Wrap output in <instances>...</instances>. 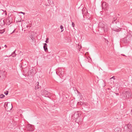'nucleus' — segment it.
Returning a JSON list of instances; mask_svg holds the SVG:
<instances>
[{
    "mask_svg": "<svg viewBox=\"0 0 132 132\" xmlns=\"http://www.w3.org/2000/svg\"><path fill=\"white\" fill-rule=\"evenodd\" d=\"M131 125L129 123L125 125L124 127V131L126 132H131L132 131Z\"/></svg>",
    "mask_w": 132,
    "mask_h": 132,
    "instance_id": "obj_1",
    "label": "nucleus"
},
{
    "mask_svg": "<svg viewBox=\"0 0 132 132\" xmlns=\"http://www.w3.org/2000/svg\"><path fill=\"white\" fill-rule=\"evenodd\" d=\"M122 93L123 96L126 98L131 97V93L130 91H123Z\"/></svg>",
    "mask_w": 132,
    "mask_h": 132,
    "instance_id": "obj_2",
    "label": "nucleus"
},
{
    "mask_svg": "<svg viewBox=\"0 0 132 132\" xmlns=\"http://www.w3.org/2000/svg\"><path fill=\"white\" fill-rule=\"evenodd\" d=\"M6 106L5 107L6 110L8 111H10L11 110V109L12 108V104L10 102L5 103V104L6 105Z\"/></svg>",
    "mask_w": 132,
    "mask_h": 132,
    "instance_id": "obj_3",
    "label": "nucleus"
},
{
    "mask_svg": "<svg viewBox=\"0 0 132 132\" xmlns=\"http://www.w3.org/2000/svg\"><path fill=\"white\" fill-rule=\"evenodd\" d=\"M6 21L7 24L9 25L13 22L12 18L11 16L9 17L6 19Z\"/></svg>",
    "mask_w": 132,
    "mask_h": 132,
    "instance_id": "obj_4",
    "label": "nucleus"
},
{
    "mask_svg": "<svg viewBox=\"0 0 132 132\" xmlns=\"http://www.w3.org/2000/svg\"><path fill=\"white\" fill-rule=\"evenodd\" d=\"M6 74V72L4 70H0V78H4Z\"/></svg>",
    "mask_w": 132,
    "mask_h": 132,
    "instance_id": "obj_5",
    "label": "nucleus"
},
{
    "mask_svg": "<svg viewBox=\"0 0 132 132\" xmlns=\"http://www.w3.org/2000/svg\"><path fill=\"white\" fill-rule=\"evenodd\" d=\"M42 93L43 95L45 97H49L51 95L50 93L45 90H43L42 92Z\"/></svg>",
    "mask_w": 132,
    "mask_h": 132,
    "instance_id": "obj_6",
    "label": "nucleus"
},
{
    "mask_svg": "<svg viewBox=\"0 0 132 132\" xmlns=\"http://www.w3.org/2000/svg\"><path fill=\"white\" fill-rule=\"evenodd\" d=\"M83 106L85 108L86 110H88L90 108V105L87 103H84L83 104Z\"/></svg>",
    "mask_w": 132,
    "mask_h": 132,
    "instance_id": "obj_7",
    "label": "nucleus"
},
{
    "mask_svg": "<svg viewBox=\"0 0 132 132\" xmlns=\"http://www.w3.org/2000/svg\"><path fill=\"white\" fill-rule=\"evenodd\" d=\"M106 23L104 22H100L98 24L99 27L103 28Z\"/></svg>",
    "mask_w": 132,
    "mask_h": 132,
    "instance_id": "obj_8",
    "label": "nucleus"
},
{
    "mask_svg": "<svg viewBox=\"0 0 132 132\" xmlns=\"http://www.w3.org/2000/svg\"><path fill=\"white\" fill-rule=\"evenodd\" d=\"M58 71H59V73L60 74L62 75L64 74V69L59 68L58 69Z\"/></svg>",
    "mask_w": 132,
    "mask_h": 132,
    "instance_id": "obj_9",
    "label": "nucleus"
},
{
    "mask_svg": "<svg viewBox=\"0 0 132 132\" xmlns=\"http://www.w3.org/2000/svg\"><path fill=\"white\" fill-rule=\"evenodd\" d=\"M104 32H106L108 31V27L106 23L103 28Z\"/></svg>",
    "mask_w": 132,
    "mask_h": 132,
    "instance_id": "obj_10",
    "label": "nucleus"
},
{
    "mask_svg": "<svg viewBox=\"0 0 132 132\" xmlns=\"http://www.w3.org/2000/svg\"><path fill=\"white\" fill-rule=\"evenodd\" d=\"M26 128L27 130H28L32 131V126L30 124L28 125L27 126Z\"/></svg>",
    "mask_w": 132,
    "mask_h": 132,
    "instance_id": "obj_11",
    "label": "nucleus"
},
{
    "mask_svg": "<svg viewBox=\"0 0 132 132\" xmlns=\"http://www.w3.org/2000/svg\"><path fill=\"white\" fill-rule=\"evenodd\" d=\"M44 45L43 46V48L44 49V50L46 52H48V49L47 48V44L45 43L44 44Z\"/></svg>",
    "mask_w": 132,
    "mask_h": 132,
    "instance_id": "obj_12",
    "label": "nucleus"
},
{
    "mask_svg": "<svg viewBox=\"0 0 132 132\" xmlns=\"http://www.w3.org/2000/svg\"><path fill=\"white\" fill-rule=\"evenodd\" d=\"M114 130L115 132H121V129L120 127H118L115 129Z\"/></svg>",
    "mask_w": 132,
    "mask_h": 132,
    "instance_id": "obj_13",
    "label": "nucleus"
},
{
    "mask_svg": "<svg viewBox=\"0 0 132 132\" xmlns=\"http://www.w3.org/2000/svg\"><path fill=\"white\" fill-rule=\"evenodd\" d=\"M82 14L83 15L86 14V12H87V9L85 8H83L82 10Z\"/></svg>",
    "mask_w": 132,
    "mask_h": 132,
    "instance_id": "obj_14",
    "label": "nucleus"
},
{
    "mask_svg": "<svg viewBox=\"0 0 132 132\" xmlns=\"http://www.w3.org/2000/svg\"><path fill=\"white\" fill-rule=\"evenodd\" d=\"M103 9H105L108 6V4L106 2H103L102 4Z\"/></svg>",
    "mask_w": 132,
    "mask_h": 132,
    "instance_id": "obj_15",
    "label": "nucleus"
},
{
    "mask_svg": "<svg viewBox=\"0 0 132 132\" xmlns=\"http://www.w3.org/2000/svg\"><path fill=\"white\" fill-rule=\"evenodd\" d=\"M127 37H125L124 38H123L122 39V40L123 41V42L124 43H126L127 42Z\"/></svg>",
    "mask_w": 132,
    "mask_h": 132,
    "instance_id": "obj_16",
    "label": "nucleus"
},
{
    "mask_svg": "<svg viewBox=\"0 0 132 132\" xmlns=\"http://www.w3.org/2000/svg\"><path fill=\"white\" fill-rule=\"evenodd\" d=\"M121 28H115V29H113V30L117 32H119L121 31Z\"/></svg>",
    "mask_w": 132,
    "mask_h": 132,
    "instance_id": "obj_17",
    "label": "nucleus"
},
{
    "mask_svg": "<svg viewBox=\"0 0 132 132\" xmlns=\"http://www.w3.org/2000/svg\"><path fill=\"white\" fill-rule=\"evenodd\" d=\"M79 116V114L78 112H75L74 114V116L76 118L78 117Z\"/></svg>",
    "mask_w": 132,
    "mask_h": 132,
    "instance_id": "obj_18",
    "label": "nucleus"
},
{
    "mask_svg": "<svg viewBox=\"0 0 132 132\" xmlns=\"http://www.w3.org/2000/svg\"><path fill=\"white\" fill-rule=\"evenodd\" d=\"M16 55V54H15V51H14L12 54L10 55V56H12L13 57H14Z\"/></svg>",
    "mask_w": 132,
    "mask_h": 132,
    "instance_id": "obj_19",
    "label": "nucleus"
},
{
    "mask_svg": "<svg viewBox=\"0 0 132 132\" xmlns=\"http://www.w3.org/2000/svg\"><path fill=\"white\" fill-rule=\"evenodd\" d=\"M84 103H82V102H78L77 103V104H78L79 105H83Z\"/></svg>",
    "mask_w": 132,
    "mask_h": 132,
    "instance_id": "obj_20",
    "label": "nucleus"
},
{
    "mask_svg": "<svg viewBox=\"0 0 132 132\" xmlns=\"http://www.w3.org/2000/svg\"><path fill=\"white\" fill-rule=\"evenodd\" d=\"M121 32L122 33H123L122 34V35H123V34L125 35V33L126 32L127 34H128L127 32L125 30H124L123 31H122Z\"/></svg>",
    "mask_w": 132,
    "mask_h": 132,
    "instance_id": "obj_21",
    "label": "nucleus"
},
{
    "mask_svg": "<svg viewBox=\"0 0 132 132\" xmlns=\"http://www.w3.org/2000/svg\"><path fill=\"white\" fill-rule=\"evenodd\" d=\"M5 31V29L0 30V33L1 34L3 33Z\"/></svg>",
    "mask_w": 132,
    "mask_h": 132,
    "instance_id": "obj_22",
    "label": "nucleus"
},
{
    "mask_svg": "<svg viewBox=\"0 0 132 132\" xmlns=\"http://www.w3.org/2000/svg\"><path fill=\"white\" fill-rule=\"evenodd\" d=\"M5 96L4 95L2 94L0 95V98H2L4 97Z\"/></svg>",
    "mask_w": 132,
    "mask_h": 132,
    "instance_id": "obj_23",
    "label": "nucleus"
},
{
    "mask_svg": "<svg viewBox=\"0 0 132 132\" xmlns=\"http://www.w3.org/2000/svg\"><path fill=\"white\" fill-rule=\"evenodd\" d=\"M74 101H73L72 100H71V101H70V104L72 105V106H73V107L74 106L73 104V105H72L71 103L72 102H73V103H74Z\"/></svg>",
    "mask_w": 132,
    "mask_h": 132,
    "instance_id": "obj_24",
    "label": "nucleus"
},
{
    "mask_svg": "<svg viewBox=\"0 0 132 132\" xmlns=\"http://www.w3.org/2000/svg\"><path fill=\"white\" fill-rule=\"evenodd\" d=\"M40 86H39V85H38V86H37V85H36L35 86V89H38L40 87Z\"/></svg>",
    "mask_w": 132,
    "mask_h": 132,
    "instance_id": "obj_25",
    "label": "nucleus"
},
{
    "mask_svg": "<svg viewBox=\"0 0 132 132\" xmlns=\"http://www.w3.org/2000/svg\"><path fill=\"white\" fill-rule=\"evenodd\" d=\"M48 40L49 38H46V40L45 41V42L46 43H48Z\"/></svg>",
    "mask_w": 132,
    "mask_h": 132,
    "instance_id": "obj_26",
    "label": "nucleus"
},
{
    "mask_svg": "<svg viewBox=\"0 0 132 132\" xmlns=\"http://www.w3.org/2000/svg\"><path fill=\"white\" fill-rule=\"evenodd\" d=\"M8 91H6V92H5L4 93L5 95H7L8 94Z\"/></svg>",
    "mask_w": 132,
    "mask_h": 132,
    "instance_id": "obj_27",
    "label": "nucleus"
},
{
    "mask_svg": "<svg viewBox=\"0 0 132 132\" xmlns=\"http://www.w3.org/2000/svg\"><path fill=\"white\" fill-rule=\"evenodd\" d=\"M75 24L74 23L72 22V27H75Z\"/></svg>",
    "mask_w": 132,
    "mask_h": 132,
    "instance_id": "obj_28",
    "label": "nucleus"
},
{
    "mask_svg": "<svg viewBox=\"0 0 132 132\" xmlns=\"http://www.w3.org/2000/svg\"><path fill=\"white\" fill-rule=\"evenodd\" d=\"M60 28L62 30V29H63V26H62L61 25L60 26Z\"/></svg>",
    "mask_w": 132,
    "mask_h": 132,
    "instance_id": "obj_29",
    "label": "nucleus"
},
{
    "mask_svg": "<svg viewBox=\"0 0 132 132\" xmlns=\"http://www.w3.org/2000/svg\"><path fill=\"white\" fill-rule=\"evenodd\" d=\"M115 76H113V77H112L111 78H110V79H115Z\"/></svg>",
    "mask_w": 132,
    "mask_h": 132,
    "instance_id": "obj_30",
    "label": "nucleus"
},
{
    "mask_svg": "<svg viewBox=\"0 0 132 132\" xmlns=\"http://www.w3.org/2000/svg\"><path fill=\"white\" fill-rule=\"evenodd\" d=\"M31 39L33 41V39H34V38L32 36L31 37Z\"/></svg>",
    "mask_w": 132,
    "mask_h": 132,
    "instance_id": "obj_31",
    "label": "nucleus"
},
{
    "mask_svg": "<svg viewBox=\"0 0 132 132\" xmlns=\"http://www.w3.org/2000/svg\"><path fill=\"white\" fill-rule=\"evenodd\" d=\"M36 84H37V85H37V86H38V85H39V82H37Z\"/></svg>",
    "mask_w": 132,
    "mask_h": 132,
    "instance_id": "obj_32",
    "label": "nucleus"
},
{
    "mask_svg": "<svg viewBox=\"0 0 132 132\" xmlns=\"http://www.w3.org/2000/svg\"><path fill=\"white\" fill-rule=\"evenodd\" d=\"M20 13H22V14H23L24 15L25 14V13L23 12H20Z\"/></svg>",
    "mask_w": 132,
    "mask_h": 132,
    "instance_id": "obj_33",
    "label": "nucleus"
},
{
    "mask_svg": "<svg viewBox=\"0 0 132 132\" xmlns=\"http://www.w3.org/2000/svg\"><path fill=\"white\" fill-rule=\"evenodd\" d=\"M117 95H119V94L118 93H115Z\"/></svg>",
    "mask_w": 132,
    "mask_h": 132,
    "instance_id": "obj_34",
    "label": "nucleus"
},
{
    "mask_svg": "<svg viewBox=\"0 0 132 132\" xmlns=\"http://www.w3.org/2000/svg\"><path fill=\"white\" fill-rule=\"evenodd\" d=\"M4 46H5L6 48V47H7V46L6 45H5Z\"/></svg>",
    "mask_w": 132,
    "mask_h": 132,
    "instance_id": "obj_35",
    "label": "nucleus"
},
{
    "mask_svg": "<svg viewBox=\"0 0 132 132\" xmlns=\"http://www.w3.org/2000/svg\"><path fill=\"white\" fill-rule=\"evenodd\" d=\"M14 31H15V30H14L13 31V32H12V33H11V34H12V33H13L14 32Z\"/></svg>",
    "mask_w": 132,
    "mask_h": 132,
    "instance_id": "obj_36",
    "label": "nucleus"
},
{
    "mask_svg": "<svg viewBox=\"0 0 132 132\" xmlns=\"http://www.w3.org/2000/svg\"><path fill=\"white\" fill-rule=\"evenodd\" d=\"M116 90L117 89L118 90H119V88L118 87H117L116 88Z\"/></svg>",
    "mask_w": 132,
    "mask_h": 132,
    "instance_id": "obj_37",
    "label": "nucleus"
},
{
    "mask_svg": "<svg viewBox=\"0 0 132 132\" xmlns=\"http://www.w3.org/2000/svg\"><path fill=\"white\" fill-rule=\"evenodd\" d=\"M28 25H27L26 26V27H27V28H28Z\"/></svg>",
    "mask_w": 132,
    "mask_h": 132,
    "instance_id": "obj_38",
    "label": "nucleus"
},
{
    "mask_svg": "<svg viewBox=\"0 0 132 132\" xmlns=\"http://www.w3.org/2000/svg\"><path fill=\"white\" fill-rule=\"evenodd\" d=\"M121 55H123V56H126L124 55H122V54H121Z\"/></svg>",
    "mask_w": 132,
    "mask_h": 132,
    "instance_id": "obj_39",
    "label": "nucleus"
},
{
    "mask_svg": "<svg viewBox=\"0 0 132 132\" xmlns=\"http://www.w3.org/2000/svg\"><path fill=\"white\" fill-rule=\"evenodd\" d=\"M109 42L108 41V40H107V42Z\"/></svg>",
    "mask_w": 132,
    "mask_h": 132,
    "instance_id": "obj_40",
    "label": "nucleus"
},
{
    "mask_svg": "<svg viewBox=\"0 0 132 132\" xmlns=\"http://www.w3.org/2000/svg\"><path fill=\"white\" fill-rule=\"evenodd\" d=\"M1 49V47H0V50Z\"/></svg>",
    "mask_w": 132,
    "mask_h": 132,
    "instance_id": "obj_41",
    "label": "nucleus"
},
{
    "mask_svg": "<svg viewBox=\"0 0 132 132\" xmlns=\"http://www.w3.org/2000/svg\"><path fill=\"white\" fill-rule=\"evenodd\" d=\"M127 35H127L126 36H127L126 37H127Z\"/></svg>",
    "mask_w": 132,
    "mask_h": 132,
    "instance_id": "obj_42",
    "label": "nucleus"
},
{
    "mask_svg": "<svg viewBox=\"0 0 132 132\" xmlns=\"http://www.w3.org/2000/svg\"><path fill=\"white\" fill-rule=\"evenodd\" d=\"M131 82H132V79H131Z\"/></svg>",
    "mask_w": 132,
    "mask_h": 132,
    "instance_id": "obj_43",
    "label": "nucleus"
}]
</instances>
